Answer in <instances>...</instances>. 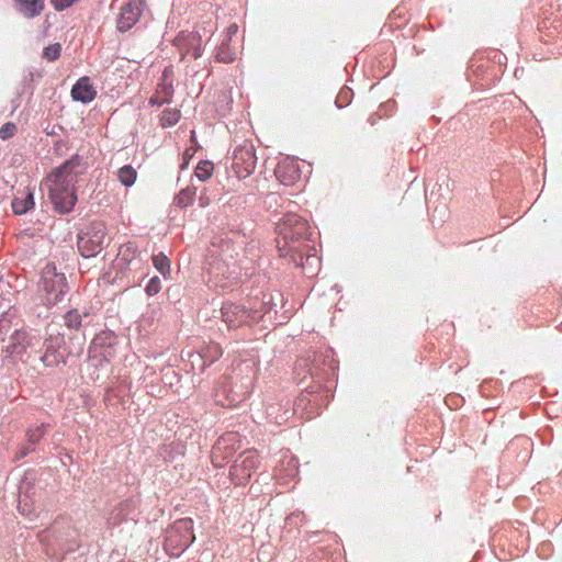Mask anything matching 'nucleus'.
<instances>
[{
  "instance_id": "f257e3e1",
  "label": "nucleus",
  "mask_w": 562,
  "mask_h": 562,
  "mask_svg": "<svg viewBox=\"0 0 562 562\" xmlns=\"http://www.w3.org/2000/svg\"><path fill=\"white\" fill-rule=\"evenodd\" d=\"M276 232L280 257L295 267H302L303 254L299 245L311 235L308 222L297 214L289 213L277 223Z\"/></svg>"
},
{
  "instance_id": "f03ea898",
  "label": "nucleus",
  "mask_w": 562,
  "mask_h": 562,
  "mask_svg": "<svg viewBox=\"0 0 562 562\" xmlns=\"http://www.w3.org/2000/svg\"><path fill=\"white\" fill-rule=\"evenodd\" d=\"M43 290L47 304L55 305L64 300L69 286L64 273H58L54 263H47L43 269Z\"/></svg>"
},
{
  "instance_id": "7ed1b4c3",
  "label": "nucleus",
  "mask_w": 562,
  "mask_h": 562,
  "mask_svg": "<svg viewBox=\"0 0 562 562\" xmlns=\"http://www.w3.org/2000/svg\"><path fill=\"white\" fill-rule=\"evenodd\" d=\"M105 236L106 232L103 223H91L85 233L78 235V250L85 258L97 256L104 248Z\"/></svg>"
},
{
  "instance_id": "20e7f679",
  "label": "nucleus",
  "mask_w": 562,
  "mask_h": 562,
  "mask_svg": "<svg viewBox=\"0 0 562 562\" xmlns=\"http://www.w3.org/2000/svg\"><path fill=\"white\" fill-rule=\"evenodd\" d=\"M48 198L56 212L67 214L72 211L77 195L71 183L48 182Z\"/></svg>"
},
{
  "instance_id": "39448f33",
  "label": "nucleus",
  "mask_w": 562,
  "mask_h": 562,
  "mask_svg": "<svg viewBox=\"0 0 562 562\" xmlns=\"http://www.w3.org/2000/svg\"><path fill=\"white\" fill-rule=\"evenodd\" d=\"M274 175L278 181L285 187L300 188L303 183L300 162L293 157L282 158L276 167Z\"/></svg>"
},
{
  "instance_id": "423d86ee",
  "label": "nucleus",
  "mask_w": 562,
  "mask_h": 562,
  "mask_svg": "<svg viewBox=\"0 0 562 562\" xmlns=\"http://www.w3.org/2000/svg\"><path fill=\"white\" fill-rule=\"evenodd\" d=\"M144 5V0H130L124 4L117 19V30L120 32L128 31L138 21Z\"/></svg>"
},
{
  "instance_id": "0eeeda50",
  "label": "nucleus",
  "mask_w": 562,
  "mask_h": 562,
  "mask_svg": "<svg viewBox=\"0 0 562 562\" xmlns=\"http://www.w3.org/2000/svg\"><path fill=\"white\" fill-rule=\"evenodd\" d=\"M45 353L42 357V361L45 366H54L60 362L64 356L59 352V349L64 348L66 351L65 335L57 333L50 334L44 341Z\"/></svg>"
},
{
  "instance_id": "6e6552de",
  "label": "nucleus",
  "mask_w": 562,
  "mask_h": 562,
  "mask_svg": "<svg viewBox=\"0 0 562 562\" xmlns=\"http://www.w3.org/2000/svg\"><path fill=\"white\" fill-rule=\"evenodd\" d=\"M97 95V91L90 83L89 77H81L71 89V97L75 101L82 103L91 102Z\"/></svg>"
},
{
  "instance_id": "1a4fd4ad",
  "label": "nucleus",
  "mask_w": 562,
  "mask_h": 562,
  "mask_svg": "<svg viewBox=\"0 0 562 562\" xmlns=\"http://www.w3.org/2000/svg\"><path fill=\"white\" fill-rule=\"evenodd\" d=\"M248 304H250V310L254 312V314H258L257 319H259L266 312L271 308L272 296L268 293H263L262 297L254 295L251 296V300L248 302ZM252 318H256V316L254 315Z\"/></svg>"
},
{
  "instance_id": "9d476101",
  "label": "nucleus",
  "mask_w": 562,
  "mask_h": 562,
  "mask_svg": "<svg viewBox=\"0 0 562 562\" xmlns=\"http://www.w3.org/2000/svg\"><path fill=\"white\" fill-rule=\"evenodd\" d=\"M19 11L25 18H34L40 15L44 9V0H15Z\"/></svg>"
},
{
  "instance_id": "9b49d317",
  "label": "nucleus",
  "mask_w": 562,
  "mask_h": 562,
  "mask_svg": "<svg viewBox=\"0 0 562 562\" xmlns=\"http://www.w3.org/2000/svg\"><path fill=\"white\" fill-rule=\"evenodd\" d=\"M34 196L30 189H26L24 198H14L12 201V210L15 215H23L34 207Z\"/></svg>"
},
{
  "instance_id": "f8f14e48",
  "label": "nucleus",
  "mask_w": 562,
  "mask_h": 562,
  "mask_svg": "<svg viewBox=\"0 0 562 562\" xmlns=\"http://www.w3.org/2000/svg\"><path fill=\"white\" fill-rule=\"evenodd\" d=\"M71 173H76L74 170V167L68 165V160H66L59 167L55 168L50 175L47 176L45 183H48V182L70 183L68 176Z\"/></svg>"
},
{
  "instance_id": "ddd939ff",
  "label": "nucleus",
  "mask_w": 562,
  "mask_h": 562,
  "mask_svg": "<svg viewBox=\"0 0 562 562\" xmlns=\"http://www.w3.org/2000/svg\"><path fill=\"white\" fill-rule=\"evenodd\" d=\"M86 336L83 333H76L75 335L69 336L68 342L66 341L67 356L79 357L83 351Z\"/></svg>"
},
{
  "instance_id": "4468645a",
  "label": "nucleus",
  "mask_w": 562,
  "mask_h": 562,
  "mask_svg": "<svg viewBox=\"0 0 562 562\" xmlns=\"http://www.w3.org/2000/svg\"><path fill=\"white\" fill-rule=\"evenodd\" d=\"M244 148L243 146H237L233 153L231 169L235 173V176L239 179L246 177L245 171L246 167L244 166Z\"/></svg>"
},
{
  "instance_id": "2eb2a0df",
  "label": "nucleus",
  "mask_w": 562,
  "mask_h": 562,
  "mask_svg": "<svg viewBox=\"0 0 562 562\" xmlns=\"http://www.w3.org/2000/svg\"><path fill=\"white\" fill-rule=\"evenodd\" d=\"M196 189L194 187H187L182 189L173 200V203L179 207H187L192 204Z\"/></svg>"
},
{
  "instance_id": "dca6fc26",
  "label": "nucleus",
  "mask_w": 562,
  "mask_h": 562,
  "mask_svg": "<svg viewBox=\"0 0 562 562\" xmlns=\"http://www.w3.org/2000/svg\"><path fill=\"white\" fill-rule=\"evenodd\" d=\"M117 177L122 184L131 187L136 181L137 172L132 166L126 165L119 169Z\"/></svg>"
},
{
  "instance_id": "f3484780",
  "label": "nucleus",
  "mask_w": 562,
  "mask_h": 562,
  "mask_svg": "<svg viewBox=\"0 0 562 562\" xmlns=\"http://www.w3.org/2000/svg\"><path fill=\"white\" fill-rule=\"evenodd\" d=\"M65 323L69 329H75L79 333L82 327V315L78 312V310H70L65 315Z\"/></svg>"
},
{
  "instance_id": "a211bd4d",
  "label": "nucleus",
  "mask_w": 562,
  "mask_h": 562,
  "mask_svg": "<svg viewBox=\"0 0 562 562\" xmlns=\"http://www.w3.org/2000/svg\"><path fill=\"white\" fill-rule=\"evenodd\" d=\"M154 267L165 277L170 273V260L166 255L159 252L153 256Z\"/></svg>"
},
{
  "instance_id": "6ab92c4d",
  "label": "nucleus",
  "mask_w": 562,
  "mask_h": 562,
  "mask_svg": "<svg viewBox=\"0 0 562 562\" xmlns=\"http://www.w3.org/2000/svg\"><path fill=\"white\" fill-rule=\"evenodd\" d=\"M116 337L112 333H101L93 339L94 346L111 349L115 344Z\"/></svg>"
},
{
  "instance_id": "aec40b11",
  "label": "nucleus",
  "mask_w": 562,
  "mask_h": 562,
  "mask_svg": "<svg viewBox=\"0 0 562 562\" xmlns=\"http://www.w3.org/2000/svg\"><path fill=\"white\" fill-rule=\"evenodd\" d=\"M213 171V164L211 161L204 160L200 161L198 167L195 168V176L202 180L205 181L212 176Z\"/></svg>"
},
{
  "instance_id": "412c9836",
  "label": "nucleus",
  "mask_w": 562,
  "mask_h": 562,
  "mask_svg": "<svg viewBox=\"0 0 562 562\" xmlns=\"http://www.w3.org/2000/svg\"><path fill=\"white\" fill-rule=\"evenodd\" d=\"M23 336V333H20L19 329H14L12 334L9 336V345L7 346V351L10 353H19L18 350L20 346V338Z\"/></svg>"
},
{
  "instance_id": "4be33fe9",
  "label": "nucleus",
  "mask_w": 562,
  "mask_h": 562,
  "mask_svg": "<svg viewBox=\"0 0 562 562\" xmlns=\"http://www.w3.org/2000/svg\"><path fill=\"white\" fill-rule=\"evenodd\" d=\"M61 52V45L55 43L44 48L43 57L49 61H54L59 58Z\"/></svg>"
},
{
  "instance_id": "5701e85b",
  "label": "nucleus",
  "mask_w": 562,
  "mask_h": 562,
  "mask_svg": "<svg viewBox=\"0 0 562 562\" xmlns=\"http://www.w3.org/2000/svg\"><path fill=\"white\" fill-rule=\"evenodd\" d=\"M179 119H180V111H178V110H165L162 112L161 120L164 122L162 123L164 126L165 125L172 126L178 123Z\"/></svg>"
},
{
  "instance_id": "b1692460",
  "label": "nucleus",
  "mask_w": 562,
  "mask_h": 562,
  "mask_svg": "<svg viewBox=\"0 0 562 562\" xmlns=\"http://www.w3.org/2000/svg\"><path fill=\"white\" fill-rule=\"evenodd\" d=\"M161 290V280L159 277H153L146 288L145 291L149 296L157 294Z\"/></svg>"
},
{
  "instance_id": "393cba45",
  "label": "nucleus",
  "mask_w": 562,
  "mask_h": 562,
  "mask_svg": "<svg viewBox=\"0 0 562 562\" xmlns=\"http://www.w3.org/2000/svg\"><path fill=\"white\" fill-rule=\"evenodd\" d=\"M44 426H38L35 429L29 430L27 442L34 446L36 442L41 440V438L44 436Z\"/></svg>"
},
{
  "instance_id": "a878e982",
  "label": "nucleus",
  "mask_w": 562,
  "mask_h": 562,
  "mask_svg": "<svg viewBox=\"0 0 562 562\" xmlns=\"http://www.w3.org/2000/svg\"><path fill=\"white\" fill-rule=\"evenodd\" d=\"M16 132V125L12 122L3 124L0 128V138L8 139L12 137Z\"/></svg>"
},
{
  "instance_id": "bb28decb",
  "label": "nucleus",
  "mask_w": 562,
  "mask_h": 562,
  "mask_svg": "<svg viewBox=\"0 0 562 562\" xmlns=\"http://www.w3.org/2000/svg\"><path fill=\"white\" fill-rule=\"evenodd\" d=\"M217 58L220 61L231 63L236 59V56H235V53L231 52L229 47H225L223 45V47L221 48V50L217 54Z\"/></svg>"
},
{
  "instance_id": "cd10ccee",
  "label": "nucleus",
  "mask_w": 562,
  "mask_h": 562,
  "mask_svg": "<svg viewBox=\"0 0 562 562\" xmlns=\"http://www.w3.org/2000/svg\"><path fill=\"white\" fill-rule=\"evenodd\" d=\"M10 328V318L5 315L0 317V341L7 339L8 330Z\"/></svg>"
},
{
  "instance_id": "c85d7f7f",
  "label": "nucleus",
  "mask_w": 562,
  "mask_h": 562,
  "mask_svg": "<svg viewBox=\"0 0 562 562\" xmlns=\"http://www.w3.org/2000/svg\"><path fill=\"white\" fill-rule=\"evenodd\" d=\"M77 0H50L57 11H63L72 5Z\"/></svg>"
},
{
  "instance_id": "c756f323",
  "label": "nucleus",
  "mask_w": 562,
  "mask_h": 562,
  "mask_svg": "<svg viewBox=\"0 0 562 562\" xmlns=\"http://www.w3.org/2000/svg\"><path fill=\"white\" fill-rule=\"evenodd\" d=\"M222 313H223V316H224V321H225L226 323H228V324H229V326H238V325H240V324H243V323H244V319H243L244 314H241V315H240V318H237V319H236V321H237V324H234V322H235V321L231 317L229 312H228V310H227V308H223V312H222Z\"/></svg>"
},
{
  "instance_id": "7c9ffc66",
  "label": "nucleus",
  "mask_w": 562,
  "mask_h": 562,
  "mask_svg": "<svg viewBox=\"0 0 562 562\" xmlns=\"http://www.w3.org/2000/svg\"><path fill=\"white\" fill-rule=\"evenodd\" d=\"M68 160V165L74 167V170L78 167H81L83 165V158L79 156L78 154L71 156Z\"/></svg>"
},
{
  "instance_id": "2f4dec72",
  "label": "nucleus",
  "mask_w": 562,
  "mask_h": 562,
  "mask_svg": "<svg viewBox=\"0 0 562 562\" xmlns=\"http://www.w3.org/2000/svg\"><path fill=\"white\" fill-rule=\"evenodd\" d=\"M177 528L179 530L190 531L192 529V520L189 518L177 521Z\"/></svg>"
},
{
  "instance_id": "473e14b6",
  "label": "nucleus",
  "mask_w": 562,
  "mask_h": 562,
  "mask_svg": "<svg viewBox=\"0 0 562 562\" xmlns=\"http://www.w3.org/2000/svg\"><path fill=\"white\" fill-rule=\"evenodd\" d=\"M245 464H246V459H244V460H237V461H236V463H235V465L233 467V472H232V474H233L234 476L238 477V476H239V471H241V470L244 469Z\"/></svg>"
},
{
  "instance_id": "72a5a7b5",
  "label": "nucleus",
  "mask_w": 562,
  "mask_h": 562,
  "mask_svg": "<svg viewBox=\"0 0 562 562\" xmlns=\"http://www.w3.org/2000/svg\"><path fill=\"white\" fill-rule=\"evenodd\" d=\"M33 445H27L25 447H23L21 450H20V453H19V458H24L25 456H27L31 451H33V448H32Z\"/></svg>"
},
{
  "instance_id": "f704fd0d",
  "label": "nucleus",
  "mask_w": 562,
  "mask_h": 562,
  "mask_svg": "<svg viewBox=\"0 0 562 562\" xmlns=\"http://www.w3.org/2000/svg\"><path fill=\"white\" fill-rule=\"evenodd\" d=\"M33 445H27L25 447H23L21 450H20V453H19V458H24L25 456H27L31 451H33V448H32Z\"/></svg>"
},
{
  "instance_id": "c9c22d12",
  "label": "nucleus",
  "mask_w": 562,
  "mask_h": 562,
  "mask_svg": "<svg viewBox=\"0 0 562 562\" xmlns=\"http://www.w3.org/2000/svg\"><path fill=\"white\" fill-rule=\"evenodd\" d=\"M238 31V26L236 24H232L228 29H227V34L228 36L231 37L232 35H235Z\"/></svg>"
},
{
  "instance_id": "e433bc0d",
  "label": "nucleus",
  "mask_w": 562,
  "mask_h": 562,
  "mask_svg": "<svg viewBox=\"0 0 562 562\" xmlns=\"http://www.w3.org/2000/svg\"><path fill=\"white\" fill-rule=\"evenodd\" d=\"M247 453H248V463L250 462V460L254 458V454L256 453V451H251V450H247Z\"/></svg>"
},
{
  "instance_id": "4c0bfd02",
  "label": "nucleus",
  "mask_w": 562,
  "mask_h": 562,
  "mask_svg": "<svg viewBox=\"0 0 562 562\" xmlns=\"http://www.w3.org/2000/svg\"><path fill=\"white\" fill-rule=\"evenodd\" d=\"M75 548H76V544L74 543V544H69L66 550L67 551H74Z\"/></svg>"
},
{
  "instance_id": "58836bf2",
  "label": "nucleus",
  "mask_w": 562,
  "mask_h": 562,
  "mask_svg": "<svg viewBox=\"0 0 562 562\" xmlns=\"http://www.w3.org/2000/svg\"><path fill=\"white\" fill-rule=\"evenodd\" d=\"M103 356H104V357H106V356H111V352L105 350V351L103 352Z\"/></svg>"
}]
</instances>
